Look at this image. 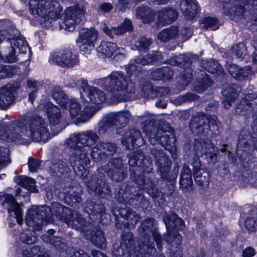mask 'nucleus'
Here are the masks:
<instances>
[{
	"instance_id": "1",
	"label": "nucleus",
	"mask_w": 257,
	"mask_h": 257,
	"mask_svg": "<svg viewBox=\"0 0 257 257\" xmlns=\"http://www.w3.org/2000/svg\"><path fill=\"white\" fill-rule=\"evenodd\" d=\"M99 137L93 131L75 133L70 136L66 144L73 151L70 157V163L76 176L84 179L88 174L85 166L90 163L87 147L95 145L91 148V156L96 162L105 159L113 154L116 147L115 144L99 141Z\"/></svg>"
},
{
	"instance_id": "2",
	"label": "nucleus",
	"mask_w": 257,
	"mask_h": 257,
	"mask_svg": "<svg viewBox=\"0 0 257 257\" xmlns=\"http://www.w3.org/2000/svg\"><path fill=\"white\" fill-rule=\"evenodd\" d=\"M51 137L46 121L39 116H26L9 124H0V139L7 142L25 144L32 140L44 143Z\"/></svg>"
},
{
	"instance_id": "3",
	"label": "nucleus",
	"mask_w": 257,
	"mask_h": 257,
	"mask_svg": "<svg viewBox=\"0 0 257 257\" xmlns=\"http://www.w3.org/2000/svg\"><path fill=\"white\" fill-rule=\"evenodd\" d=\"M140 241L138 249L133 245V240L132 234L128 233V238L123 240L119 247H113L112 254L113 257H151L155 251L154 241L156 242L157 247L160 249L162 246L163 240L158 233L157 224L154 219L149 218L144 220L140 228Z\"/></svg>"
},
{
	"instance_id": "4",
	"label": "nucleus",
	"mask_w": 257,
	"mask_h": 257,
	"mask_svg": "<svg viewBox=\"0 0 257 257\" xmlns=\"http://www.w3.org/2000/svg\"><path fill=\"white\" fill-rule=\"evenodd\" d=\"M11 24L10 21L0 20V60L9 63L17 60V52L25 54L27 51V43L23 38L10 33Z\"/></svg>"
},
{
	"instance_id": "5",
	"label": "nucleus",
	"mask_w": 257,
	"mask_h": 257,
	"mask_svg": "<svg viewBox=\"0 0 257 257\" xmlns=\"http://www.w3.org/2000/svg\"><path fill=\"white\" fill-rule=\"evenodd\" d=\"M51 95L56 102L59 105L64 113H68L71 118L77 122H85L92 117L96 109L90 106L86 100L83 102V110L81 103L75 98H69L59 86L52 88Z\"/></svg>"
},
{
	"instance_id": "6",
	"label": "nucleus",
	"mask_w": 257,
	"mask_h": 257,
	"mask_svg": "<svg viewBox=\"0 0 257 257\" xmlns=\"http://www.w3.org/2000/svg\"><path fill=\"white\" fill-rule=\"evenodd\" d=\"M142 127L151 144L155 145L159 143L173 157L176 152V139L172 128L164 123L157 125L155 122L151 120H146Z\"/></svg>"
},
{
	"instance_id": "7",
	"label": "nucleus",
	"mask_w": 257,
	"mask_h": 257,
	"mask_svg": "<svg viewBox=\"0 0 257 257\" xmlns=\"http://www.w3.org/2000/svg\"><path fill=\"white\" fill-rule=\"evenodd\" d=\"M102 86L110 92L113 101H126L135 91V85L120 71H113L102 80Z\"/></svg>"
},
{
	"instance_id": "8",
	"label": "nucleus",
	"mask_w": 257,
	"mask_h": 257,
	"mask_svg": "<svg viewBox=\"0 0 257 257\" xmlns=\"http://www.w3.org/2000/svg\"><path fill=\"white\" fill-rule=\"evenodd\" d=\"M50 209L47 207H37L32 206L28 211L26 215V224L29 229L23 230L20 234V239L27 244H32L37 241L38 238L36 231L42 228V220L45 217V212Z\"/></svg>"
},
{
	"instance_id": "9",
	"label": "nucleus",
	"mask_w": 257,
	"mask_h": 257,
	"mask_svg": "<svg viewBox=\"0 0 257 257\" xmlns=\"http://www.w3.org/2000/svg\"><path fill=\"white\" fill-rule=\"evenodd\" d=\"M163 219L168 233L165 239L167 243L170 245L171 251L174 252L171 255L172 257H182V251L179 247L182 242V237L174 229L176 228L179 230H183L185 227L183 220L172 212L164 214Z\"/></svg>"
},
{
	"instance_id": "10",
	"label": "nucleus",
	"mask_w": 257,
	"mask_h": 257,
	"mask_svg": "<svg viewBox=\"0 0 257 257\" xmlns=\"http://www.w3.org/2000/svg\"><path fill=\"white\" fill-rule=\"evenodd\" d=\"M59 6L58 0H29L28 4L30 14L41 24L57 19Z\"/></svg>"
},
{
	"instance_id": "11",
	"label": "nucleus",
	"mask_w": 257,
	"mask_h": 257,
	"mask_svg": "<svg viewBox=\"0 0 257 257\" xmlns=\"http://www.w3.org/2000/svg\"><path fill=\"white\" fill-rule=\"evenodd\" d=\"M219 124L216 116L211 118L201 113L192 118L190 127L194 134H204L209 136L219 132Z\"/></svg>"
},
{
	"instance_id": "12",
	"label": "nucleus",
	"mask_w": 257,
	"mask_h": 257,
	"mask_svg": "<svg viewBox=\"0 0 257 257\" xmlns=\"http://www.w3.org/2000/svg\"><path fill=\"white\" fill-rule=\"evenodd\" d=\"M0 204L2 207L8 210L9 221L16 220L17 224H14V228L19 229L23 223V214L20 204L17 202L14 196L11 194L3 193L0 194Z\"/></svg>"
},
{
	"instance_id": "13",
	"label": "nucleus",
	"mask_w": 257,
	"mask_h": 257,
	"mask_svg": "<svg viewBox=\"0 0 257 257\" xmlns=\"http://www.w3.org/2000/svg\"><path fill=\"white\" fill-rule=\"evenodd\" d=\"M50 61L64 67L71 68L78 64V56L71 49L59 50L50 56Z\"/></svg>"
},
{
	"instance_id": "14",
	"label": "nucleus",
	"mask_w": 257,
	"mask_h": 257,
	"mask_svg": "<svg viewBox=\"0 0 257 257\" xmlns=\"http://www.w3.org/2000/svg\"><path fill=\"white\" fill-rule=\"evenodd\" d=\"M77 84L80 86L81 96H87L92 104L98 106L105 100V95L103 92L97 87L89 86L86 80H80L77 82ZM91 106L95 108L96 111L98 109V106Z\"/></svg>"
},
{
	"instance_id": "15",
	"label": "nucleus",
	"mask_w": 257,
	"mask_h": 257,
	"mask_svg": "<svg viewBox=\"0 0 257 257\" xmlns=\"http://www.w3.org/2000/svg\"><path fill=\"white\" fill-rule=\"evenodd\" d=\"M97 35V31L93 28L81 29L76 41L80 51L84 54H89L94 48Z\"/></svg>"
},
{
	"instance_id": "16",
	"label": "nucleus",
	"mask_w": 257,
	"mask_h": 257,
	"mask_svg": "<svg viewBox=\"0 0 257 257\" xmlns=\"http://www.w3.org/2000/svg\"><path fill=\"white\" fill-rule=\"evenodd\" d=\"M85 11L83 7L74 6L68 8L65 11L63 21L60 24L61 28L68 31H73L76 25L80 23Z\"/></svg>"
},
{
	"instance_id": "17",
	"label": "nucleus",
	"mask_w": 257,
	"mask_h": 257,
	"mask_svg": "<svg viewBox=\"0 0 257 257\" xmlns=\"http://www.w3.org/2000/svg\"><path fill=\"white\" fill-rule=\"evenodd\" d=\"M97 55L99 58L112 57L114 60L120 61L126 56V52L123 48L118 47L111 42H101L97 49Z\"/></svg>"
},
{
	"instance_id": "18",
	"label": "nucleus",
	"mask_w": 257,
	"mask_h": 257,
	"mask_svg": "<svg viewBox=\"0 0 257 257\" xmlns=\"http://www.w3.org/2000/svg\"><path fill=\"white\" fill-rule=\"evenodd\" d=\"M44 109L54 133H58L65 128L64 118L57 106L48 102L44 105Z\"/></svg>"
},
{
	"instance_id": "19",
	"label": "nucleus",
	"mask_w": 257,
	"mask_h": 257,
	"mask_svg": "<svg viewBox=\"0 0 257 257\" xmlns=\"http://www.w3.org/2000/svg\"><path fill=\"white\" fill-rule=\"evenodd\" d=\"M106 172L108 176L116 181H120L126 176V171L123 167L122 161L120 159H114L110 161L107 164L102 168H99L98 171Z\"/></svg>"
},
{
	"instance_id": "20",
	"label": "nucleus",
	"mask_w": 257,
	"mask_h": 257,
	"mask_svg": "<svg viewBox=\"0 0 257 257\" xmlns=\"http://www.w3.org/2000/svg\"><path fill=\"white\" fill-rule=\"evenodd\" d=\"M194 151L197 156H205L206 159H212L216 155L217 149L208 139H196L194 142Z\"/></svg>"
},
{
	"instance_id": "21",
	"label": "nucleus",
	"mask_w": 257,
	"mask_h": 257,
	"mask_svg": "<svg viewBox=\"0 0 257 257\" xmlns=\"http://www.w3.org/2000/svg\"><path fill=\"white\" fill-rule=\"evenodd\" d=\"M151 152L154 157L158 173L162 178H165L170 171L171 161L162 150L154 148Z\"/></svg>"
},
{
	"instance_id": "22",
	"label": "nucleus",
	"mask_w": 257,
	"mask_h": 257,
	"mask_svg": "<svg viewBox=\"0 0 257 257\" xmlns=\"http://www.w3.org/2000/svg\"><path fill=\"white\" fill-rule=\"evenodd\" d=\"M162 58V55L159 52H153L152 54H149V57L147 58H143L142 56H140L134 60L131 61L126 67L127 72L129 74H133L136 72H140L141 68L140 65L151 63L154 61Z\"/></svg>"
},
{
	"instance_id": "23",
	"label": "nucleus",
	"mask_w": 257,
	"mask_h": 257,
	"mask_svg": "<svg viewBox=\"0 0 257 257\" xmlns=\"http://www.w3.org/2000/svg\"><path fill=\"white\" fill-rule=\"evenodd\" d=\"M19 86H14L11 84L0 88V107L3 109L7 108L14 101V93Z\"/></svg>"
},
{
	"instance_id": "24",
	"label": "nucleus",
	"mask_w": 257,
	"mask_h": 257,
	"mask_svg": "<svg viewBox=\"0 0 257 257\" xmlns=\"http://www.w3.org/2000/svg\"><path fill=\"white\" fill-rule=\"evenodd\" d=\"M85 183L90 193L94 192L101 197H104V195L109 194L110 192L108 185L96 177L92 178L89 182L85 181Z\"/></svg>"
},
{
	"instance_id": "25",
	"label": "nucleus",
	"mask_w": 257,
	"mask_h": 257,
	"mask_svg": "<svg viewBox=\"0 0 257 257\" xmlns=\"http://www.w3.org/2000/svg\"><path fill=\"white\" fill-rule=\"evenodd\" d=\"M141 137L139 131L133 129L125 133L121 143L127 149H133L136 146H141L143 143V139Z\"/></svg>"
},
{
	"instance_id": "26",
	"label": "nucleus",
	"mask_w": 257,
	"mask_h": 257,
	"mask_svg": "<svg viewBox=\"0 0 257 257\" xmlns=\"http://www.w3.org/2000/svg\"><path fill=\"white\" fill-rule=\"evenodd\" d=\"M180 10L187 20L193 19L197 14V4L194 0H182L180 4Z\"/></svg>"
},
{
	"instance_id": "27",
	"label": "nucleus",
	"mask_w": 257,
	"mask_h": 257,
	"mask_svg": "<svg viewBox=\"0 0 257 257\" xmlns=\"http://www.w3.org/2000/svg\"><path fill=\"white\" fill-rule=\"evenodd\" d=\"M102 29L108 36L110 38H113V33L116 35H121L126 31H131L133 29V26L131 22L128 19H125L121 25L118 27L110 30L106 25L104 24L102 27Z\"/></svg>"
},
{
	"instance_id": "28",
	"label": "nucleus",
	"mask_w": 257,
	"mask_h": 257,
	"mask_svg": "<svg viewBox=\"0 0 257 257\" xmlns=\"http://www.w3.org/2000/svg\"><path fill=\"white\" fill-rule=\"evenodd\" d=\"M177 12L171 8H165L158 12L159 22L163 25L170 24L177 18Z\"/></svg>"
},
{
	"instance_id": "29",
	"label": "nucleus",
	"mask_w": 257,
	"mask_h": 257,
	"mask_svg": "<svg viewBox=\"0 0 257 257\" xmlns=\"http://www.w3.org/2000/svg\"><path fill=\"white\" fill-rule=\"evenodd\" d=\"M227 69L232 77L238 80H241L245 77H248L251 73V69L249 67L239 68L234 64L228 65Z\"/></svg>"
},
{
	"instance_id": "30",
	"label": "nucleus",
	"mask_w": 257,
	"mask_h": 257,
	"mask_svg": "<svg viewBox=\"0 0 257 257\" xmlns=\"http://www.w3.org/2000/svg\"><path fill=\"white\" fill-rule=\"evenodd\" d=\"M257 99V93H247L236 106V112L240 115L247 113V112L251 109V105H252V103L249 101L250 99Z\"/></svg>"
},
{
	"instance_id": "31",
	"label": "nucleus",
	"mask_w": 257,
	"mask_h": 257,
	"mask_svg": "<svg viewBox=\"0 0 257 257\" xmlns=\"http://www.w3.org/2000/svg\"><path fill=\"white\" fill-rule=\"evenodd\" d=\"M193 173L194 179L196 183L200 186L205 187L208 185L209 182V177L208 173L203 171L204 175H202V170L200 169V164L195 162L193 164Z\"/></svg>"
},
{
	"instance_id": "32",
	"label": "nucleus",
	"mask_w": 257,
	"mask_h": 257,
	"mask_svg": "<svg viewBox=\"0 0 257 257\" xmlns=\"http://www.w3.org/2000/svg\"><path fill=\"white\" fill-rule=\"evenodd\" d=\"M70 217L65 219V222L69 226L76 230L82 229L85 226V219L77 211L70 212Z\"/></svg>"
},
{
	"instance_id": "33",
	"label": "nucleus",
	"mask_w": 257,
	"mask_h": 257,
	"mask_svg": "<svg viewBox=\"0 0 257 257\" xmlns=\"http://www.w3.org/2000/svg\"><path fill=\"white\" fill-rule=\"evenodd\" d=\"M139 156L141 159H136L137 156L131 157L129 158L128 164L132 168L131 169V171H135L138 170V168L141 167V169L143 170V172L150 173L152 170V164L150 163L149 166L147 167L146 169L144 168V166H142V163L145 164V160H144V155L142 153H139Z\"/></svg>"
},
{
	"instance_id": "34",
	"label": "nucleus",
	"mask_w": 257,
	"mask_h": 257,
	"mask_svg": "<svg viewBox=\"0 0 257 257\" xmlns=\"http://www.w3.org/2000/svg\"><path fill=\"white\" fill-rule=\"evenodd\" d=\"M199 77L198 80L193 83V90L197 93H201L211 84L212 82L204 71L200 72Z\"/></svg>"
},
{
	"instance_id": "35",
	"label": "nucleus",
	"mask_w": 257,
	"mask_h": 257,
	"mask_svg": "<svg viewBox=\"0 0 257 257\" xmlns=\"http://www.w3.org/2000/svg\"><path fill=\"white\" fill-rule=\"evenodd\" d=\"M237 86L233 85L228 87L222 91V94L224 96L223 103L225 108H228L231 106V102L237 96Z\"/></svg>"
},
{
	"instance_id": "36",
	"label": "nucleus",
	"mask_w": 257,
	"mask_h": 257,
	"mask_svg": "<svg viewBox=\"0 0 257 257\" xmlns=\"http://www.w3.org/2000/svg\"><path fill=\"white\" fill-rule=\"evenodd\" d=\"M131 117V114L128 111L117 112L110 115V121L113 125H123L126 124Z\"/></svg>"
},
{
	"instance_id": "37",
	"label": "nucleus",
	"mask_w": 257,
	"mask_h": 257,
	"mask_svg": "<svg viewBox=\"0 0 257 257\" xmlns=\"http://www.w3.org/2000/svg\"><path fill=\"white\" fill-rule=\"evenodd\" d=\"M18 184L24 187L28 191L35 193L37 189L36 188V182L34 179L27 176H20L14 178Z\"/></svg>"
},
{
	"instance_id": "38",
	"label": "nucleus",
	"mask_w": 257,
	"mask_h": 257,
	"mask_svg": "<svg viewBox=\"0 0 257 257\" xmlns=\"http://www.w3.org/2000/svg\"><path fill=\"white\" fill-rule=\"evenodd\" d=\"M84 234L86 238L91 240L97 247L101 248L105 247V238L101 230H97L92 235L89 234L87 232H84Z\"/></svg>"
},
{
	"instance_id": "39",
	"label": "nucleus",
	"mask_w": 257,
	"mask_h": 257,
	"mask_svg": "<svg viewBox=\"0 0 257 257\" xmlns=\"http://www.w3.org/2000/svg\"><path fill=\"white\" fill-rule=\"evenodd\" d=\"M192 184L191 170L188 166H184L180 175V186L183 189H188Z\"/></svg>"
},
{
	"instance_id": "40",
	"label": "nucleus",
	"mask_w": 257,
	"mask_h": 257,
	"mask_svg": "<svg viewBox=\"0 0 257 257\" xmlns=\"http://www.w3.org/2000/svg\"><path fill=\"white\" fill-rule=\"evenodd\" d=\"M178 32L177 27L172 26L169 29H164L161 31L158 34V39L163 42H166L175 38L178 35Z\"/></svg>"
},
{
	"instance_id": "41",
	"label": "nucleus",
	"mask_w": 257,
	"mask_h": 257,
	"mask_svg": "<svg viewBox=\"0 0 257 257\" xmlns=\"http://www.w3.org/2000/svg\"><path fill=\"white\" fill-rule=\"evenodd\" d=\"M136 17L137 18L142 19L144 23H149L154 18L151 9L148 7L137 8Z\"/></svg>"
},
{
	"instance_id": "42",
	"label": "nucleus",
	"mask_w": 257,
	"mask_h": 257,
	"mask_svg": "<svg viewBox=\"0 0 257 257\" xmlns=\"http://www.w3.org/2000/svg\"><path fill=\"white\" fill-rule=\"evenodd\" d=\"M136 183L140 187L145 190L150 196H154V185L148 177L138 178L136 180Z\"/></svg>"
},
{
	"instance_id": "43",
	"label": "nucleus",
	"mask_w": 257,
	"mask_h": 257,
	"mask_svg": "<svg viewBox=\"0 0 257 257\" xmlns=\"http://www.w3.org/2000/svg\"><path fill=\"white\" fill-rule=\"evenodd\" d=\"M152 43V40L143 37L136 42L133 49H136L141 53L146 52Z\"/></svg>"
},
{
	"instance_id": "44",
	"label": "nucleus",
	"mask_w": 257,
	"mask_h": 257,
	"mask_svg": "<svg viewBox=\"0 0 257 257\" xmlns=\"http://www.w3.org/2000/svg\"><path fill=\"white\" fill-rule=\"evenodd\" d=\"M204 69L211 73H221L222 67L214 60H206L203 63Z\"/></svg>"
},
{
	"instance_id": "45",
	"label": "nucleus",
	"mask_w": 257,
	"mask_h": 257,
	"mask_svg": "<svg viewBox=\"0 0 257 257\" xmlns=\"http://www.w3.org/2000/svg\"><path fill=\"white\" fill-rule=\"evenodd\" d=\"M244 135L243 131L240 133L238 142L237 145L236 154L238 157H240L241 158L243 154H241V152L243 151L244 153H245L247 151L248 143L247 139L243 137Z\"/></svg>"
},
{
	"instance_id": "46",
	"label": "nucleus",
	"mask_w": 257,
	"mask_h": 257,
	"mask_svg": "<svg viewBox=\"0 0 257 257\" xmlns=\"http://www.w3.org/2000/svg\"><path fill=\"white\" fill-rule=\"evenodd\" d=\"M64 202L66 204L72 206H74L75 207L78 206L81 201V198L80 197L78 193H76L74 192L67 194L64 197Z\"/></svg>"
},
{
	"instance_id": "47",
	"label": "nucleus",
	"mask_w": 257,
	"mask_h": 257,
	"mask_svg": "<svg viewBox=\"0 0 257 257\" xmlns=\"http://www.w3.org/2000/svg\"><path fill=\"white\" fill-rule=\"evenodd\" d=\"M41 238L45 242L50 243L58 248L63 249L65 247L64 243L62 240V239L59 237L52 238L47 235H43Z\"/></svg>"
},
{
	"instance_id": "48",
	"label": "nucleus",
	"mask_w": 257,
	"mask_h": 257,
	"mask_svg": "<svg viewBox=\"0 0 257 257\" xmlns=\"http://www.w3.org/2000/svg\"><path fill=\"white\" fill-rule=\"evenodd\" d=\"M244 225L250 232H253L257 229V215L246 217L244 222Z\"/></svg>"
},
{
	"instance_id": "49",
	"label": "nucleus",
	"mask_w": 257,
	"mask_h": 257,
	"mask_svg": "<svg viewBox=\"0 0 257 257\" xmlns=\"http://www.w3.org/2000/svg\"><path fill=\"white\" fill-rule=\"evenodd\" d=\"M140 216L134 211L128 210L126 211L125 219L126 224L128 226H134L140 220Z\"/></svg>"
},
{
	"instance_id": "50",
	"label": "nucleus",
	"mask_w": 257,
	"mask_h": 257,
	"mask_svg": "<svg viewBox=\"0 0 257 257\" xmlns=\"http://www.w3.org/2000/svg\"><path fill=\"white\" fill-rule=\"evenodd\" d=\"M9 150L5 147H0V169L7 166L9 163Z\"/></svg>"
},
{
	"instance_id": "51",
	"label": "nucleus",
	"mask_w": 257,
	"mask_h": 257,
	"mask_svg": "<svg viewBox=\"0 0 257 257\" xmlns=\"http://www.w3.org/2000/svg\"><path fill=\"white\" fill-rule=\"evenodd\" d=\"M203 27L205 28H210L212 30H216L218 28L217 20L214 18L207 17L202 19L201 20Z\"/></svg>"
},
{
	"instance_id": "52",
	"label": "nucleus",
	"mask_w": 257,
	"mask_h": 257,
	"mask_svg": "<svg viewBox=\"0 0 257 257\" xmlns=\"http://www.w3.org/2000/svg\"><path fill=\"white\" fill-rule=\"evenodd\" d=\"M233 51L238 58H242L246 54V49L244 43H239L234 47Z\"/></svg>"
},
{
	"instance_id": "53",
	"label": "nucleus",
	"mask_w": 257,
	"mask_h": 257,
	"mask_svg": "<svg viewBox=\"0 0 257 257\" xmlns=\"http://www.w3.org/2000/svg\"><path fill=\"white\" fill-rule=\"evenodd\" d=\"M253 119L252 134L250 137L252 138L254 148L257 151V114H253Z\"/></svg>"
},
{
	"instance_id": "54",
	"label": "nucleus",
	"mask_w": 257,
	"mask_h": 257,
	"mask_svg": "<svg viewBox=\"0 0 257 257\" xmlns=\"http://www.w3.org/2000/svg\"><path fill=\"white\" fill-rule=\"evenodd\" d=\"M50 169L52 172L56 173L57 175H58L59 173L63 174L64 173L65 170V165L63 162L59 161L56 163H53L50 166Z\"/></svg>"
},
{
	"instance_id": "55",
	"label": "nucleus",
	"mask_w": 257,
	"mask_h": 257,
	"mask_svg": "<svg viewBox=\"0 0 257 257\" xmlns=\"http://www.w3.org/2000/svg\"><path fill=\"white\" fill-rule=\"evenodd\" d=\"M168 70V68L156 70L152 72V76L155 80L165 79V75L164 72H167Z\"/></svg>"
},
{
	"instance_id": "56",
	"label": "nucleus",
	"mask_w": 257,
	"mask_h": 257,
	"mask_svg": "<svg viewBox=\"0 0 257 257\" xmlns=\"http://www.w3.org/2000/svg\"><path fill=\"white\" fill-rule=\"evenodd\" d=\"M40 163L39 161L30 158L28 162L29 170L32 172H36L40 168Z\"/></svg>"
},
{
	"instance_id": "57",
	"label": "nucleus",
	"mask_w": 257,
	"mask_h": 257,
	"mask_svg": "<svg viewBox=\"0 0 257 257\" xmlns=\"http://www.w3.org/2000/svg\"><path fill=\"white\" fill-rule=\"evenodd\" d=\"M256 254L255 250L251 247H247L245 248L242 251V257H252Z\"/></svg>"
},
{
	"instance_id": "58",
	"label": "nucleus",
	"mask_w": 257,
	"mask_h": 257,
	"mask_svg": "<svg viewBox=\"0 0 257 257\" xmlns=\"http://www.w3.org/2000/svg\"><path fill=\"white\" fill-rule=\"evenodd\" d=\"M94 210H95L96 212L95 213V215H96V217H94V218H98L100 219V217H101L103 214H105L104 212V207L102 205H101L100 206H95L94 207Z\"/></svg>"
},
{
	"instance_id": "59",
	"label": "nucleus",
	"mask_w": 257,
	"mask_h": 257,
	"mask_svg": "<svg viewBox=\"0 0 257 257\" xmlns=\"http://www.w3.org/2000/svg\"><path fill=\"white\" fill-rule=\"evenodd\" d=\"M27 85L28 87L30 89H34V90H37L41 86L40 83L38 81L29 80L27 81Z\"/></svg>"
},
{
	"instance_id": "60",
	"label": "nucleus",
	"mask_w": 257,
	"mask_h": 257,
	"mask_svg": "<svg viewBox=\"0 0 257 257\" xmlns=\"http://www.w3.org/2000/svg\"><path fill=\"white\" fill-rule=\"evenodd\" d=\"M191 75H189L188 76L186 77H182L181 79L179 81L178 84L179 86H181V88L183 89L185 88V87L187 85L189 81L191 79Z\"/></svg>"
},
{
	"instance_id": "61",
	"label": "nucleus",
	"mask_w": 257,
	"mask_h": 257,
	"mask_svg": "<svg viewBox=\"0 0 257 257\" xmlns=\"http://www.w3.org/2000/svg\"><path fill=\"white\" fill-rule=\"evenodd\" d=\"M32 257H37L39 254H43V252L41 250L40 247L38 246H35L30 248Z\"/></svg>"
},
{
	"instance_id": "62",
	"label": "nucleus",
	"mask_w": 257,
	"mask_h": 257,
	"mask_svg": "<svg viewBox=\"0 0 257 257\" xmlns=\"http://www.w3.org/2000/svg\"><path fill=\"white\" fill-rule=\"evenodd\" d=\"M128 0H121L118 2L116 5L117 9L119 11H123L127 4Z\"/></svg>"
},
{
	"instance_id": "63",
	"label": "nucleus",
	"mask_w": 257,
	"mask_h": 257,
	"mask_svg": "<svg viewBox=\"0 0 257 257\" xmlns=\"http://www.w3.org/2000/svg\"><path fill=\"white\" fill-rule=\"evenodd\" d=\"M73 254L71 257H90L83 250H80L79 251H73Z\"/></svg>"
},
{
	"instance_id": "64",
	"label": "nucleus",
	"mask_w": 257,
	"mask_h": 257,
	"mask_svg": "<svg viewBox=\"0 0 257 257\" xmlns=\"http://www.w3.org/2000/svg\"><path fill=\"white\" fill-rule=\"evenodd\" d=\"M253 47L254 48V52L252 55V62L257 64V40L253 43Z\"/></svg>"
}]
</instances>
